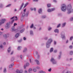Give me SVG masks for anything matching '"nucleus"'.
Instances as JSON below:
<instances>
[{
    "instance_id": "f257e3e1",
    "label": "nucleus",
    "mask_w": 73,
    "mask_h": 73,
    "mask_svg": "<svg viewBox=\"0 0 73 73\" xmlns=\"http://www.w3.org/2000/svg\"><path fill=\"white\" fill-rule=\"evenodd\" d=\"M68 8L67 9L68 11V14H69V13H70L71 12H73V10H72V6L70 4L68 6Z\"/></svg>"
},
{
    "instance_id": "f03ea898",
    "label": "nucleus",
    "mask_w": 73,
    "mask_h": 73,
    "mask_svg": "<svg viewBox=\"0 0 73 73\" xmlns=\"http://www.w3.org/2000/svg\"><path fill=\"white\" fill-rule=\"evenodd\" d=\"M62 7H61V9L62 11H65L66 9V5L64 4H63L62 5Z\"/></svg>"
},
{
    "instance_id": "7ed1b4c3",
    "label": "nucleus",
    "mask_w": 73,
    "mask_h": 73,
    "mask_svg": "<svg viewBox=\"0 0 73 73\" xmlns=\"http://www.w3.org/2000/svg\"><path fill=\"white\" fill-rule=\"evenodd\" d=\"M52 39H49L48 41L46 43V46L47 48H49V46H48V44H50L52 42Z\"/></svg>"
},
{
    "instance_id": "20e7f679",
    "label": "nucleus",
    "mask_w": 73,
    "mask_h": 73,
    "mask_svg": "<svg viewBox=\"0 0 73 73\" xmlns=\"http://www.w3.org/2000/svg\"><path fill=\"white\" fill-rule=\"evenodd\" d=\"M6 20L5 19H2L1 21V22H0V25H1L2 24H4V23H5V21Z\"/></svg>"
},
{
    "instance_id": "39448f33",
    "label": "nucleus",
    "mask_w": 73,
    "mask_h": 73,
    "mask_svg": "<svg viewBox=\"0 0 73 73\" xmlns=\"http://www.w3.org/2000/svg\"><path fill=\"white\" fill-rule=\"evenodd\" d=\"M51 62H52L53 64H55L56 63V62L55 61V60L53 58H52L51 60Z\"/></svg>"
},
{
    "instance_id": "423d86ee",
    "label": "nucleus",
    "mask_w": 73,
    "mask_h": 73,
    "mask_svg": "<svg viewBox=\"0 0 73 73\" xmlns=\"http://www.w3.org/2000/svg\"><path fill=\"white\" fill-rule=\"evenodd\" d=\"M54 10H55V8H52L51 9H48V12H52V11H53Z\"/></svg>"
},
{
    "instance_id": "0eeeda50",
    "label": "nucleus",
    "mask_w": 73,
    "mask_h": 73,
    "mask_svg": "<svg viewBox=\"0 0 73 73\" xmlns=\"http://www.w3.org/2000/svg\"><path fill=\"white\" fill-rule=\"evenodd\" d=\"M15 19V21H17V16H13L12 17L11 19L12 20V19Z\"/></svg>"
},
{
    "instance_id": "6e6552de",
    "label": "nucleus",
    "mask_w": 73,
    "mask_h": 73,
    "mask_svg": "<svg viewBox=\"0 0 73 73\" xmlns=\"http://www.w3.org/2000/svg\"><path fill=\"white\" fill-rule=\"evenodd\" d=\"M35 61L36 62L37 64L38 65H39V64H40V62H39V61L38 60H35Z\"/></svg>"
},
{
    "instance_id": "1a4fd4ad",
    "label": "nucleus",
    "mask_w": 73,
    "mask_h": 73,
    "mask_svg": "<svg viewBox=\"0 0 73 73\" xmlns=\"http://www.w3.org/2000/svg\"><path fill=\"white\" fill-rule=\"evenodd\" d=\"M12 32H13V31H16V30L15 29V27L13 26L12 28Z\"/></svg>"
},
{
    "instance_id": "9d476101",
    "label": "nucleus",
    "mask_w": 73,
    "mask_h": 73,
    "mask_svg": "<svg viewBox=\"0 0 73 73\" xmlns=\"http://www.w3.org/2000/svg\"><path fill=\"white\" fill-rule=\"evenodd\" d=\"M38 12L39 13H41L42 12V9H40L38 10Z\"/></svg>"
},
{
    "instance_id": "9b49d317",
    "label": "nucleus",
    "mask_w": 73,
    "mask_h": 73,
    "mask_svg": "<svg viewBox=\"0 0 73 73\" xmlns=\"http://www.w3.org/2000/svg\"><path fill=\"white\" fill-rule=\"evenodd\" d=\"M14 66V64H10L9 66V68H12V66Z\"/></svg>"
},
{
    "instance_id": "f8f14e48",
    "label": "nucleus",
    "mask_w": 73,
    "mask_h": 73,
    "mask_svg": "<svg viewBox=\"0 0 73 73\" xmlns=\"http://www.w3.org/2000/svg\"><path fill=\"white\" fill-rule=\"evenodd\" d=\"M28 4H29V3H26L24 7V8L26 7H27V5H28Z\"/></svg>"
},
{
    "instance_id": "ddd939ff",
    "label": "nucleus",
    "mask_w": 73,
    "mask_h": 73,
    "mask_svg": "<svg viewBox=\"0 0 73 73\" xmlns=\"http://www.w3.org/2000/svg\"><path fill=\"white\" fill-rule=\"evenodd\" d=\"M17 73H22V72H20V70H17L16 71Z\"/></svg>"
},
{
    "instance_id": "4468645a",
    "label": "nucleus",
    "mask_w": 73,
    "mask_h": 73,
    "mask_svg": "<svg viewBox=\"0 0 73 73\" xmlns=\"http://www.w3.org/2000/svg\"><path fill=\"white\" fill-rule=\"evenodd\" d=\"M8 52L9 53L11 52V47H9L8 49Z\"/></svg>"
},
{
    "instance_id": "2eb2a0df",
    "label": "nucleus",
    "mask_w": 73,
    "mask_h": 73,
    "mask_svg": "<svg viewBox=\"0 0 73 73\" xmlns=\"http://www.w3.org/2000/svg\"><path fill=\"white\" fill-rule=\"evenodd\" d=\"M58 29H55V30H54V32H57V33H58Z\"/></svg>"
},
{
    "instance_id": "dca6fc26",
    "label": "nucleus",
    "mask_w": 73,
    "mask_h": 73,
    "mask_svg": "<svg viewBox=\"0 0 73 73\" xmlns=\"http://www.w3.org/2000/svg\"><path fill=\"white\" fill-rule=\"evenodd\" d=\"M23 5H24V3H23L22 5H21V7H20V8L19 9H21V8H23Z\"/></svg>"
},
{
    "instance_id": "f3484780",
    "label": "nucleus",
    "mask_w": 73,
    "mask_h": 73,
    "mask_svg": "<svg viewBox=\"0 0 73 73\" xmlns=\"http://www.w3.org/2000/svg\"><path fill=\"white\" fill-rule=\"evenodd\" d=\"M19 36V34L17 33L16 35H15V37L17 38Z\"/></svg>"
},
{
    "instance_id": "a211bd4d",
    "label": "nucleus",
    "mask_w": 73,
    "mask_h": 73,
    "mask_svg": "<svg viewBox=\"0 0 73 73\" xmlns=\"http://www.w3.org/2000/svg\"><path fill=\"white\" fill-rule=\"evenodd\" d=\"M40 55L39 54L38 55H37V59L38 60L39 59H40Z\"/></svg>"
},
{
    "instance_id": "6ab92c4d",
    "label": "nucleus",
    "mask_w": 73,
    "mask_h": 73,
    "mask_svg": "<svg viewBox=\"0 0 73 73\" xmlns=\"http://www.w3.org/2000/svg\"><path fill=\"white\" fill-rule=\"evenodd\" d=\"M65 25H66V23H64L62 25V27H64Z\"/></svg>"
},
{
    "instance_id": "aec40b11",
    "label": "nucleus",
    "mask_w": 73,
    "mask_h": 73,
    "mask_svg": "<svg viewBox=\"0 0 73 73\" xmlns=\"http://www.w3.org/2000/svg\"><path fill=\"white\" fill-rule=\"evenodd\" d=\"M53 48H51L50 50V52H53Z\"/></svg>"
},
{
    "instance_id": "412c9836",
    "label": "nucleus",
    "mask_w": 73,
    "mask_h": 73,
    "mask_svg": "<svg viewBox=\"0 0 73 73\" xmlns=\"http://www.w3.org/2000/svg\"><path fill=\"white\" fill-rule=\"evenodd\" d=\"M39 73H45V72H43L42 71H40L39 72Z\"/></svg>"
},
{
    "instance_id": "4be33fe9",
    "label": "nucleus",
    "mask_w": 73,
    "mask_h": 73,
    "mask_svg": "<svg viewBox=\"0 0 73 73\" xmlns=\"http://www.w3.org/2000/svg\"><path fill=\"white\" fill-rule=\"evenodd\" d=\"M29 64L28 63H27L26 64V66H29Z\"/></svg>"
},
{
    "instance_id": "5701e85b",
    "label": "nucleus",
    "mask_w": 73,
    "mask_h": 73,
    "mask_svg": "<svg viewBox=\"0 0 73 73\" xmlns=\"http://www.w3.org/2000/svg\"><path fill=\"white\" fill-rule=\"evenodd\" d=\"M32 69H31V68H30V69L29 70H28L29 72H31V71H32Z\"/></svg>"
},
{
    "instance_id": "b1692460",
    "label": "nucleus",
    "mask_w": 73,
    "mask_h": 73,
    "mask_svg": "<svg viewBox=\"0 0 73 73\" xmlns=\"http://www.w3.org/2000/svg\"><path fill=\"white\" fill-rule=\"evenodd\" d=\"M24 30H25V29H22V30H21V31H20V32L21 33H22L24 31Z\"/></svg>"
},
{
    "instance_id": "393cba45",
    "label": "nucleus",
    "mask_w": 73,
    "mask_h": 73,
    "mask_svg": "<svg viewBox=\"0 0 73 73\" xmlns=\"http://www.w3.org/2000/svg\"><path fill=\"white\" fill-rule=\"evenodd\" d=\"M11 5V4H9L6 6V7H10Z\"/></svg>"
},
{
    "instance_id": "a878e982",
    "label": "nucleus",
    "mask_w": 73,
    "mask_h": 73,
    "mask_svg": "<svg viewBox=\"0 0 73 73\" xmlns=\"http://www.w3.org/2000/svg\"><path fill=\"white\" fill-rule=\"evenodd\" d=\"M21 48V47L19 46L18 48V50H20Z\"/></svg>"
},
{
    "instance_id": "bb28decb",
    "label": "nucleus",
    "mask_w": 73,
    "mask_h": 73,
    "mask_svg": "<svg viewBox=\"0 0 73 73\" xmlns=\"http://www.w3.org/2000/svg\"><path fill=\"white\" fill-rule=\"evenodd\" d=\"M33 24L31 25V26H30V28H33Z\"/></svg>"
},
{
    "instance_id": "cd10ccee",
    "label": "nucleus",
    "mask_w": 73,
    "mask_h": 73,
    "mask_svg": "<svg viewBox=\"0 0 73 73\" xmlns=\"http://www.w3.org/2000/svg\"><path fill=\"white\" fill-rule=\"evenodd\" d=\"M7 70H6V68H5L4 70V73H6Z\"/></svg>"
},
{
    "instance_id": "c85d7f7f",
    "label": "nucleus",
    "mask_w": 73,
    "mask_h": 73,
    "mask_svg": "<svg viewBox=\"0 0 73 73\" xmlns=\"http://www.w3.org/2000/svg\"><path fill=\"white\" fill-rule=\"evenodd\" d=\"M48 7H50V4H48L47 5Z\"/></svg>"
},
{
    "instance_id": "c756f323",
    "label": "nucleus",
    "mask_w": 73,
    "mask_h": 73,
    "mask_svg": "<svg viewBox=\"0 0 73 73\" xmlns=\"http://www.w3.org/2000/svg\"><path fill=\"white\" fill-rule=\"evenodd\" d=\"M70 55H72V54H73V51H71L70 52Z\"/></svg>"
},
{
    "instance_id": "7c9ffc66",
    "label": "nucleus",
    "mask_w": 73,
    "mask_h": 73,
    "mask_svg": "<svg viewBox=\"0 0 73 73\" xmlns=\"http://www.w3.org/2000/svg\"><path fill=\"white\" fill-rule=\"evenodd\" d=\"M25 13H24L22 16V17H24V16H25Z\"/></svg>"
},
{
    "instance_id": "2f4dec72",
    "label": "nucleus",
    "mask_w": 73,
    "mask_h": 73,
    "mask_svg": "<svg viewBox=\"0 0 73 73\" xmlns=\"http://www.w3.org/2000/svg\"><path fill=\"white\" fill-rule=\"evenodd\" d=\"M60 26H61V25L60 24H59L57 26V28H58L59 27H60Z\"/></svg>"
},
{
    "instance_id": "473e14b6",
    "label": "nucleus",
    "mask_w": 73,
    "mask_h": 73,
    "mask_svg": "<svg viewBox=\"0 0 73 73\" xmlns=\"http://www.w3.org/2000/svg\"><path fill=\"white\" fill-rule=\"evenodd\" d=\"M73 38V36H71L70 38V40H72V38Z\"/></svg>"
},
{
    "instance_id": "72a5a7b5",
    "label": "nucleus",
    "mask_w": 73,
    "mask_h": 73,
    "mask_svg": "<svg viewBox=\"0 0 73 73\" xmlns=\"http://www.w3.org/2000/svg\"><path fill=\"white\" fill-rule=\"evenodd\" d=\"M51 70H52V68H50L49 69H48V71L49 72H51Z\"/></svg>"
},
{
    "instance_id": "f704fd0d",
    "label": "nucleus",
    "mask_w": 73,
    "mask_h": 73,
    "mask_svg": "<svg viewBox=\"0 0 73 73\" xmlns=\"http://www.w3.org/2000/svg\"><path fill=\"white\" fill-rule=\"evenodd\" d=\"M72 46H69V48H70V49H72Z\"/></svg>"
},
{
    "instance_id": "c9c22d12",
    "label": "nucleus",
    "mask_w": 73,
    "mask_h": 73,
    "mask_svg": "<svg viewBox=\"0 0 73 73\" xmlns=\"http://www.w3.org/2000/svg\"><path fill=\"white\" fill-rule=\"evenodd\" d=\"M62 38L63 39H64V38H65V36H62Z\"/></svg>"
},
{
    "instance_id": "e433bc0d",
    "label": "nucleus",
    "mask_w": 73,
    "mask_h": 73,
    "mask_svg": "<svg viewBox=\"0 0 73 73\" xmlns=\"http://www.w3.org/2000/svg\"><path fill=\"white\" fill-rule=\"evenodd\" d=\"M30 34H31V35H32V34H33V32H32V31H30Z\"/></svg>"
},
{
    "instance_id": "4c0bfd02",
    "label": "nucleus",
    "mask_w": 73,
    "mask_h": 73,
    "mask_svg": "<svg viewBox=\"0 0 73 73\" xmlns=\"http://www.w3.org/2000/svg\"><path fill=\"white\" fill-rule=\"evenodd\" d=\"M33 70L34 72H36V69H34Z\"/></svg>"
},
{
    "instance_id": "58836bf2",
    "label": "nucleus",
    "mask_w": 73,
    "mask_h": 73,
    "mask_svg": "<svg viewBox=\"0 0 73 73\" xmlns=\"http://www.w3.org/2000/svg\"><path fill=\"white\" fill-rule=\"evenodd\" d=\"M27 48H25V50H23V52H25V51H26V50H27Z\"/></svg>"
},
{
    "instance_id": "ea45409f",
    "label": "nucleus",
    "mask_w": 73,
    "mask_h": 73,
    "mask_svg": "<svg viewBox=\"0 0 73 73\" xmlns=\"http://www.w3.org/2000/svg\"><path fill=\"white\" fill-rule=\"evenodd\" d=\"M70 20L71 21H72V20H73V17L71 18L70 19Z\"/></svg>"
},
{
    "instance_id": "a19ab883",
    "label": "nucleus",
    "mask_w": 73,
    "mask_h": 73,
    "mask_svg": "<svg viewBox=\"0 0 73 73\" xmlns=\"http://www.w3.org/2000/svg\"><path fill=\"white\" fill-rule=\"evenodd\" d=\"M20 57L22 59V58H23V56L22 55H21Z\"/></svg>"
},
{
    "instance_id": "79ce46f5",
    "label": "nucleus",
    "mask_w": 73,
    "mask_h": 73,
    "mask_svg": "<svg viewBox=\"0 0 73 73\" xmlns=\"http://www.w3.org/2000/svg\"><path fill=\"white\" fill-rule=\"evenodd\" d=\"M45 16H43L42 17V18H43V19H44V18H45Z\"/></svg>"
},
{
    "instance_id": "37998d69",
    "label": "nucleus",
    "mask_w": 73,
    "mask_h": 73,
    "mask_svg": "<svg viewBox=\"0 0 73 73\" xmlns=\"http://www.w3.org/2000/svg\"><path fill=\"white\" fill-rule=\"evenodd\" d=\"M38 0H33V1H38Z\"/></svg>"
},
{
    "instance_id": "c03bdc74",
    "label": "nucleus",
    "mask_w": 73,
    "mask_h": 73,
    "mask_svg": "<svg viewBox=\"0 0 73 73\" xmlns=\"http://www.w3.org/2000/svg\"><path fill=\"white\" fill-rule=\"evenodd\" d=\"M21 41H22V40H20L18 41V42H21Z\"/></svg>"
},
{
    "instance_id": "a18cd8bd",
    "label": "nucleus",
    "mask_w": 73,
    "mask_h": 73,
    "mask_svg": "<svg viewBox=\"0 0 73 73\" xmlns=\"http://www.w3.org/2000/svg\"><path fill=\"white\" fill-rule=\"evenodd\" d=\"M14 26H16V25H17V24L16 23H15L14 25Z\"/></svg>"
},
{
    "instance_id": "49530a36",
    "label": "nucleus",
    "mask_w": 73,
    "mask_h": 73,
    "mask_svg": "<svg viewBox=\"0 0 73 73\" xmlns=\"http://www.w3.org/2000/svg\"><path fill=\"white\" fill-rule=\"evenodd\" d=\"M57 50H55L54 51V53H56V52H57Z\"/></svg>"
},
{
    "instance_id": "de8ad7c7",
    "label": "nucleus",
    "mask_w": 73,
    "mask_h": 73,
    "mask_svg": "<svg viewBox=\"0 0 73 73\" xmlns=\"http://www.w3.org/2000/svg\"><path fill=\"white\" fill-rule=\"evenodd\" d=\"M3 45H6V43L5 42H4L3 44Z\"/></svg>"
},
{
    "instance_id": "09e8293b",
    "label": "nucleus",
    "mask_w": 73,
    "mask_h": 73,
    "mask_svg": "<svg viewBox=\"0 0 73 73\" xmlns=\"http://www.w3.org/2000/svg\"><path fill=\"white\" fill-rule=\"evenodd\" d=\"M23 39L24 40H26V38L24 37L23 38Z\"/></svg>"
},
{
    "instance_id": "8fccbe9b",
    "label": "nucleus",
    "mask_w": 73,
    "mask_h": 73,
    "mask_svg": "<svg viewBox=\"0 0 73 73\" xmlns=\"http://www.w3.org/2000/svg\"><path fill=\"white\" fill-rule=\"evenodd\" d=\"M54 44L55 45H56V42L54 41Z\"/></svg>"
},
{
    "instance_id": "3c124183",
    "label": "nucleus",
    "mask_w": 73,
    "mask_h": 73,
    "mask_svg": "<svg viewBox=\"0 0 73 73\" xmlns=\"http://www.w3.org/2000/svg\"><path fill=\"white\" fill-rule=\"evenodd\" d=\"M66 73H70V71H67Z\"/></svg>"
},
{
    "instance_id": "603ef678",
    "label": "nucleus",
    "mask_w": 73,
    "mask_h": 73,
    "mask_svg": "<svg viewBox=\"0 0 73 73\" xmlns=\"http://www.w3.org/2000/svg\"><path fill=\"white\" fill-rule=\"evenodd\" d=\"M52 29L51 28H50L48 29V31H50Z\"/></svg>"
},
{
    "instance_id": "864d4df0",
    "label": "nucleus",
    "mask_w": 73,
    "mask_h": 73,
    "mask_svg": "<svg viewBox=\"0 0 73 73\" xmlns=\"http://www.w3.org/2000/svg\"><path fill=\"white\" fill-rule=\"evenodd\" d=\"M0 48H3V46L2 45H1L0 46Z\"/></svg>"
},
{
    "instance_id": "5fc2aeb1",
    "label": "nucleus",
    "mask_w": 73,
    "mask_h": 73,
    "mask_svg": "<svg viewBox=\"0 0 73 73\" xmlns=\"http://www.w3.org/2000/svg\"><path fill=\"white\" fill-rule=\"evenodd\" d=\"M35 11H36V9L35 8H34V9Z\"/></svg>"
},
{
    "instance_id": "6e6d98bb",
    "label": "nucleus",
    "mask_w": 73,
    "mask_h": 73,
    "mask_svg": "<svg viewBox=\"0 0 73 73\" xmlns=\"http://www.w3.org/2000/svg\"><path fill=\"white\" fill-rule=\"evenodd\" d=\"M24 12H25L26 11V9H25L23 11Z\"/></svg>"
},
{
    "instance_id": "4d7b16f0",
    "label": "nucleus",
    "mask_w": 73,
    "mask_h": 73,
    "mask_svg": "<svg viewBox=\"0 0 73 73\" xmlns=\"http://www.w3.org/2000/svg\"><path fill=\"white\" fill-rule=\"evenodd\" d=\"M47 38H48V37H46V38H44V39H45V40H47Z\"/></svg>"
},
{
    "instance_id": "13d9d810",
    "label": "nucleus",
    "mask_w": 73,
    "mask_h": 73,
    "mask_svg": "<svg viewBox=\"0 0 73 73\" xmlns=\"http://www.w3.org/2000/svg\"><path fill=\"white\" fill-rule=\"evenodd\" d=\"M13 60H14V58H12L11 59V60L13 61Z\"/></svg>"
},
{
    "instance_id": "bf43d9fd",
    "label": "nucleus",
    "mask_w": 73,
    "mask_h": 73,
    "mask_svg": "<svg viewBox=\"0 0 73 73\" xmlns=\"http://www.w3.org/2000/svg\"><path fill=\"white\" fill-rule=\"evenodd\" d=\"M13 51H12L11 53V54H13Z\"/></svg>"
},
{
    "instance_id": "052dcab7",
    "label": "nucleus",
    "mask_w": 73,
    "mask_h": 73,
    "mask_svg": "<svg viewBox=\"0 0 73 73\" xmlns=\"http://www.w3.org/2000/svg\"><path fill=\"white\" fill-rule=\"evenodd\" d=\"M9 25V23H7L6 24V25H7V26H8V25Z\"/></svg>"
},
{
    "instance_id": "680f3d73",
    "label": "nucleus",
    "mask_w": 73,
    "mask_h": 73,
    "mask_svg": "<svg viewBox=\"0 0 73 73\" xmlns=\"http://www.w3.org/2000/svg\"><path fill=\"white\" fill-rule=\"evenodd\" d=\"M31 11H33V8H31Z\"/></svg>"
},
{
    "instance_id": "e2e57ef3",
    "label": "nucleus",
    "mask_w": 73,
    "mask_h": 73,
    "mask_svg": "<svg viewBox=\"0 0 73 73\" xmlns=\"http://www.w3.org/2000/svg\"><path fill=\"white\" fill-rule=\"evenodd\" d=\"M15 21V19H13L12 21V22L13 23V21Z\"/></svg>"
},
{
    "instance_id": "0e129e2a",
    "label": "nucleus",
    "mask_w": 73,
    "mask_h": 73,
    "mask_svg": "<svg viewBox=\"0 0 73 73\" xmlns=\"http://www.w3.org/2000/svg\"><path fill=\"white\" fill-rule=\"evenodd\" d=\"M7 35L6 34H4L3 35L4 36H6Z\"/></svg>"
},
{
    "instance_id": "69168bd1",
    "label": "nucleus",
    "mask_w": 73,
    "mask_h": 73,
    "mask_svg": "<svg viewBox=\"0 0 73 73\" xmlns=\"http://www.w3.org/2000/svg\"><path fill=\"white\" fill-rule=\"evenodd\" d=\"M26 15H29V13H27Z\"/></svg>"
},
{
    "instance_id": "338daca9",
    "label": "nucleus",
    "mask_w": 73,
    "mask_h": 73,
    "mask_svg": "<svg viewBox=\"0 0 73 73\" xmlns=\"http://www.w3.org/2000/svg\"><path fill=\"white\" fill-rule=\"evenodd\" d=\"M54 2H56V0H54Z\"/></svg>"
},
{
    "instance_id": "774afa93",
    "label": "nucleus",
    "mask_w": 73,
    "mask_h": 73,
    "mask_svg": "<svg viewBox=\"0 0 73 73\" xmlns=\"http://www.w3.org/2000/svg\"><path fill=\"white\" fill-rule=\"evenodd\" d=\"M25 73H27V71L25 70Z\"/></svg>"
}]
</instances>
